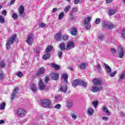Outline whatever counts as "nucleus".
Wrapping results in <instances>:
<instances>
[{
	"label": "nucleus",
	"mask_w": 125,
	"mask_h": 125,
	"mask_svg": "<svg viewBox=\"0 0 125 125\" xmlns=\"http://www.w3.org/2000/svg\"><path fill=\"white\" fill-rule=\"evenodd\" d=\"M16 37L17 35H14L13 36L11 37L9 40L6 43V48L7 50H9L10 49V45H12L13 43H14V42L15 41V39H16Z\"/></svg>",
	"instance_id": "f257e3e1"
},
{
	"label": "nucleus",
	"mask_w": 125,
	"mask_h": 125,
	"mask_svg": "<svg viewBox=\"0 0 125 125\" xmlns=\"http://www.w3.org/2000/svg\"><path fill=\"white\" fill-rule=\"evenodd\" d=\"M81 84L83 86L85 87L87 85V83L84 82L82 80H75L72 83V86L73 87H76L78 86V85H80Z\"/></svg>",
	"instance_id": "f03ea898"
},
{
	"label": "nucleus",
	"mask_w": 125,
	"mask_h": 125,
	"mask_svg": "<svg viewBox=\"0 0 125 125\" xmlns=\"http://www.w3.org/2000/svg\"><path fill=\"white\" fill-rule=\"evenodd\" d=\"M92 19V18H91V17H88L84 19L83 25L85 26V29L86 30H89V29H90V27H91V24H90V23H89V22L91 21Z\"/></svg>",
	"instance_id": "7ed1b4c3"
},
{
	"label": "nucleus",
	"mask_w": 125,
	"mask_h": 125,
	"mask_svg": "<svg viewBox=\"0 0 125 125\" xmlns=\"http://www.w3.org/2000/svg\"><path fill=\"white\" fill-rule=\"evenodd\" d=\"M52 49V46L49 45L47 46V48L46 49V54L44 55L42 57L43 59L44 60H47V59H49L50 58V52L51 51Z\"/></svg>",
	"instance_id": "20e7f679"
},
{
	"label": "nucleus",
	"mask_w": 125,
	"mask_h": 125,
	"mask_svg": "<svg viewBox=\"0 0 125 125\" xmlns=\"http://www.w3.org/2000/svg\"><path fill=\"white\" fill-rule=\"evenodd\" d=\"M41 105L44 108H50L51 106V102L49 99H45L41 102Z\"/></svg>",
	"instance_id": "39448f33"
},
{
	"label": "nucleus",
	"mask_w": 125,
	"mask_h": 125,
	"mask_svg": "<svg viewBox=\"0 0 125 125\" xmlns=\"http://www.w3.org/2000/svg\"><path fill=\"white\" fill-rule=\"evenodd\" d=\"M102 25L104 28H105V29H113V28H114V27L115 26L114 24L110 22H106L105 21H103Z\"/></svg>",
	"instance_id": "423d86ee"
},
{
	"label": "nucleus",
	"mask_w": 125,
	"mask_h": 125,
	"mask_svg": "<svg viewBox=\"0 0 125 125\" xmlns=\"http://www.w3.org/2000/svg\"><path fill=\"white\" fill-rule=\"evenodd\" d=\"M34 37L33 34H30L27 36L26 42L28 45H32V43L34 42Z\"/></svg>",
	"instance_id": "0eeeda50"
},
{
	"label": "nucleus",
	"mask_w": 125,
	"mask_h": 125,
	"mask_svg": "<svg viewBox=\"0 0 125 125\" xmlns=\"http://www.w3.org/2000/svg\"><path fill=\"white\" fill-rule=\"evenodd\" d=\"M27 114V111L23 108H19L17 112L18 117H24Z\"/></svg>",
	"instance_id": "6e6552de"
},
{
	"label": "nucleus",
	"mask_w": 125,
	"mask_h": 125,
	"mask_svg": "<svg viewBox=\"0 0 125 125\" xmlns=\"http://www.w3.org/2000/svg\"><path fill=\"white\" fill-rule=\"evenodd\" d=\"M74 47H75V43H74V42H69L66 45L65 49L68 51L74 48Z\"/></svg>",
	"instance_id": "1a4fd4ad"
},
{
	"label": "nucleus",
	"mask_w": 125,
	"mask_h": 125,
	"mask_svg": "<svg viewBox=\"0 0 125 125\" xmlns=\"http://www.w3.org/2000/svg\"><path fill=\"white\" fill-rule=\"evenodd\" d=\"M39 90H41V91H42V90H44V88H45V85L43 84V82H42V79H40L39 80Z\"/></svg>",
	"instance_id": "9d476101"
},
{
	"label": "nucleus",
	"mask_w": 125,
	"mask_h": 125,
	"mask_svg": "<svg viewBox=\"0 0 125 125\" xmlns=\"http://www.w3.org/2000/svg\"><path fill=\"white\" fill-rule=\"evenodd\" d=\"M66 106L67 108L71 109V108H73V106H74V102L72 100H67L66 101Z\"/></svg>",
	"instance_id": "9b49d317"
},
{
	"label": "nucleus",
	"mask_w": 125,
	"mask_h": 125,
	"mask_svg": "<svg viewBox=\"0 0 125 125\" xmlns=\"http://www.w3.org/2000/svg\"><path fill=\"white\" fill-rule=\"evenodd\" d=\"M124 49L121 46L118 47V55L119 58H123L124 57Z\"/></svg>",
	"instance_id": "f8f14e48"
},
{
	"label": "nucleus",
	"mask_w": 125,
	"mask_h": 125,
	"mask_svg": "<svg viewBox=\"0 0 125 125\" xmlns=\"http://www.w3.org/2000/svg\"><path fill=\"white\" fill-rule=\"evenodd\" d=\"M103 88L101 86H97L96 85H94L92 87V91L93 92H97V91H100V90H102Z\"/></svg>",
	"instance_id": "ddd939ff"
},
{
	"label": "nucleus",
	"mask_w": 125,
	"mask_h": 125,
	"mask_svg": "<svg viewBox=\"0 0 125 125\" xmlns=\"http://www.w3.org/2000/svg\"><path fill=\"white\" fill-rule=\"evenodd\" d=\"M93 83L94 85L99 86L102 85V81L100 79H94L93 80Z\"/></svg>",
	"instance_id": "4468645a"
},
{
	"label": "nucleus",
	"mask_w": 125,
	"mask_h": 125,
	"mask_svg": "<svg viewBox=\"0 0 125 125\" xmlns=\"http://www.w3.org/2000/svg\"><path fill=\"white\" fill-rule=\"evenodd\" d=\"M30 90H32V91H33L34 93H36L37 92V90H38V88H37V85H36V84L34 83H32L30 85Z\"/></svg>",
	"instance_id": "2eb2a0df"
},
{
	"label": "nucleus",
	"mask_w": 125,
	"mask_h": 125,
	"mask_svg": "<svg viewBox=\"0 0 125 125\" xmlns=\"http://www.w3.org/2000/svg\"><path fill=\"white\" fill-rule=\"evenodd\" d=\"M24 10H25V9H24V6L21 5L19 9V13L20 16H21V17H23L24 16Z\"/></svg>",
	"instance_id": "dca6fc26"
},
{
	"label": "nucleus",
	"mask_w": 125,
	"mask_h": 125,
	"mask_svg": "<svg viewBox=\"0 0 125 125\" xmlns=\"http://www.w3.org/2000/svg\"><path fill=\"white\" fill-rule=\"evenodd\" d=\"M51 78L52 80H54V81H57L58 79H59V74L58 73H52L51 74Z\"/></svg>",
	"instance_id": "f3484780"
},
{
	"label": "nucleus",
	"mask_w": 125,
	"mask_h": 125,
	"mask_svg": "<svg viewBox=\"0 0 125 125\" xmlns=\"http://www.w3.org/2000/svg\"><path fill=\"white\" fill-rule=\"evenodd\" d=\"M18 89H19V88H18L17 87L15 88V89L13 92V94H12V96H11L12 100H13V99H14V98H15V97L16 96V94H17V93H18Z\"/></svg>",
	"instance_id": "a211bd4d"
},
{
	"label": "nucleus",
	"mask_w": 125,
	"mask_h": 125,
	"mask_svg": "<svg viewBox=\"0 0 125 125\" xmlns=\"http://www.w3.org/2000/svg\"><path fill=\"white\" fill-rule=\"evenodd\" d=\"M104 66L105 68V72L108 74H110V73H111L112 69H111V67L108 65L107 64H106L105 63H104Z\"/></svg>",
	"instance_id": "6ab92c4d"
},
{
	"label": "nucleus",
	"mask_w": 125,
	"mask_h": 125,
	"mask_svg": "<svg viewBox=\"0 0 125 125\" xmlns=\"http://www.w3.org/2000/svg\"><path fill=\"white\" fill-rule=\"evenodd\" d=\"M70 34H71L72 36H77V35H78V30L76 27H73L71 29Z\"/></svg>",
	"instance_id": "aec40b11"
},
{
	"label": "nucleus",
	"mask_w": 125,
	"mask_h": 125,
	"mask_svg": "<svg viewBox=\"0 0 125 125\" xmlns=\"http://www.w3.org/2000/svg\"><path fill=\"white\" fill-rule=\"evenodd\" d=\"M61 38H62V35H61V32L58 33L57 35H55V40L59 42L61 41Z\"/></svg>",
	"instance_id": "412c9836"
},
{
	"label": "nucleus",
	"mask_w": 125,
	"mask_h": 125,
	"mask_svg": "<svg viewBox=\"0 0 125 125\" xmlns=\"http://www.w3.org/2000/svg\"><path fill=\"white\" fill-rule=\"evenodd\" d=\"M45 71V69H44V68L42 67L40 69V71H38V72H37V76H42V75L43 74H44V72Z\"/></svg>",
	"instance_id": "4be33fe9"
},
{
	"label": "nucleus",
	"mask_w": 125,
	"mask_h": 125,
	"mask_svg": "<svg viewBox=\"0 0 125 125\" xmlns=\"http://www.w3.org/2000/svg\"><path fill=\"white\" fill-rule=\"evenodd\" d=\"M103 111H104L105 113H106V115L107 116H111V112L108 110V107L104 106L103 107Z\"/></svg>",
	"instance_id": "5701e85b"
},
{
	"label": "nucleus",
	"mask_w": 125,
	"mask_h": 125,
	"mask_svg": "<svg viewBox=\"0 0 125 125\" xmlns=\"http://www.w3.org/2000/svg\"><path fill=\"white\" fill-rule=\"evenodd\" d=\"M85 66H86V63H82L80 64H79L78 67L81 69V70H85Z\"/></svg>",
	"instance_id": "b1692460"
},
{
	"label": "nucleus",
	"mask_w": 125,
	"mask_h": 125,
	"mask_svg": "<svg viewBox=\"0 0 125 125\" xmlns=\"http://www.w3.org/2000/svg\"><path fill=\"white\" fill-rule=\"evenodd\" d=\"M68 88L67 87V84H64V86H62V87L60 88V90L62 92H66Z\"/></svg>",
	"instance_id": "393cba45"
},
{
	"label": "nucleus",
	"mask_w": 125,
	"mask_h": 125,
	"mask_svg": "<svg viewBox=\"0 0 125 125\" xmlns=\"http://www.w3.org/2000/svg\"><path fill=\"white\" fill-rule=\"evenodd\" d=\"M98 38L99 40H100L101 41H103L105 40V36H104V34L102 33H100L98 35Z\"/></svg>",
	"instance_id": "a878e982"
},
{
	"label": "nucleus",
	"mask_w": 125,
	"mask_h": 125,
	"mask_svg": "<svg viewBox=\"0 0 125 125\" xmlns=\"http://www.w3.org/2000/svg\"><path fill=\"white\" fill-rule=\"evenodd\" d=\"M60 48L62 51H64L66 48V45L64 43H61L60 45Z\"/></svg>",
	"instance_id": "bb28decb"
},
{
	"label": "nucleus",
	"mask_w": 125,
	"mask_h": 125,
	"mask_svg": "<svg viewBox=\"0 0 125 125\" xmlns=\"http://www.w3.org/2000/svg\"><path fill=\"white\" fill-rule=\"evenodd\" d=\"M88 114L89 116H92L93 114V113H94V111L93 110V109L92 108H89L87 110Z\"/></svg>",
	"instance_id": "cd10ccee"
},
{
	"label": "nucleus",
	"mask_w": 125,
	"mask_h": 125,
	"mask_svg": "<svg viewBox=\"0 0 125 125\" xmlns=\"http://www.w3.org/2000/svg\"><path fill=\"white\" fill-rule=\"evenodd\" d=\"M5 66H6V64L5 63V62H4V60H2L0 62V67L1 68L5 67Z\"/></svg>",
	"instance_id": "c85d7f7f"
},
{
	"label": "nucleus",
	"mask_w": 125,
	"mask_h": 125,
	"mask_svg": "<svg viewBox=\"0 0 125 125\" xmlns=\"http://www.w3.org/2000/svg\"><path fill=\"white\" fill-rule=\"evenodd\" d=\"M125 74L124 73H121V75L119 76V79H118V81L122 82L124 79H125Z\"/></svg>",
	"instance_id": "c756f323"
},
{
	"label": "nucleus",
	"mask_w": 125,
	"mask_h": 125,
	"mask_svg": "<svg viewBox=\"0 0 125 125\" xmlns=\"http://www.w3.org/2000/svg\"><path fill=\"white\" fill-rule=\"evenodd\" d=\"M0 23L1 24H4L5 21L4 20V17L0 15Z\"/></svg>",
	"instance_id": "7c9ffc66"
},
{
	"label": "nucleus",
	"mask_w": 125,
	"mask_h": 125,
	"mask_svg": "<svg viewBox=\"0 0 125 125\" xmlns=\"http://www.w3.org/2000/svg\"><path fill=\"white\" fill-rule=\"evenodd\" d=\"M62 78L64 79V81L66 83H68V75H67L66 74H63Z\"/></svg>",
	"instance_id": "2f4dec72"
},
{
	"label": "nucleus",
	"mask_w": 125,
	"mask_h": 125,
	"mask_svg": "<svg viewBox=\"0 0 125 125\" xmlns=\"http://www.w3.org/2000/svg\"><path fill=\"white\" fill-rule=\"evenodd\" d=\"M116 13V11L114 10L110 9L108 12V14L110 15V16H112V15H114L115 13Z\"/></svg>",
	"instance_id": "473e14b6"
},
{
	"label": "nucleus",
	"mask_w": 125,
	"mask_h": 125,
	"mask_svg": "<svg viewBox=\"0 0 125 125\" xmlns=\"http://www.w3.org/2000/svg\"><path fill=\"white\" fill-rule=\"evenodd\" d=\"M65 16V13H64V12H62L59 15V20H61L63 17Z\"/></svg>",
	"instance_id": "72a5a7b5"
},
{
	"label": "nucleus",
	"mask_w": 125,
	"mask_h": 125,
	"mask_svg": "<svg viewBox=\"0 0 125 125\" xmlns=\"http://www.w3.org/2000/svg\"><path fill=\"white\" fill-rule=\"evenodd\" d=\"M52 66L53 68H55V70H59V68H60V66H59L55 63H52Z\"/></svg>",
	"instance_id": "f704fd0d"
},
{
	"label": "nucleus",
	"mask_w": 125,
	"mask_h": 125,
	"mask_svg": "<svg viewBox=\"0 0 125 125\" xmlns=\"http://www.w3.org/2000/svg\"><path fill=\"white\" fill-rule=\"evenodd\" d=\"M5 109V103H2L0 105V110H3Z\"/></svg>",
	"instance_id": "c9c22d12"
},
{
	"label": "nucleus",
	"mask_w": 125,
	"mask_h": 125,
	"mask_svg": "<svg viewBox=\"0 0 125 125\" xmlns=\"http://www.w3.org/2000/svg\"><path fill=\"white\" fill-rule=\"evenodd\" d=\"M117 73V71H115L112 73L110 72V73L108 74V75L110 76V77H111V78H112L113 77H115V76H116Z\"/></svg>",
	"instance_id": "e433bc0d"
},
{
	"label": "nucleus",
	"mask_w": 125,
	"mask_h": 125,
	"mask_svg": "<svg viewBox=\"0 0 125 125\" xmlns=\"http://www.w3.org/2000/svg\"><path fill=\"white\" fill-rule=\"evenodd\" d=\"M12 17L15 20L18 19V15H17V13H14L12 16Z\"/></svg>",
	"instance_id": "4c0bfd02"
},
{
	"label": "nucleus",
	"mask_w": 125,
	"mask_h": 125,
	"mask_svg": "<svg viewBox=\"0 0 125 125\" xmlns=\"http://www.w3.org/2000/svg\"><path fill=\"white\" fill-rule=\"evenodd\" d=\"M70 9H71V6L70 5H68L67 6H66L64 8V11L65 12H68V11H69V10H70Z\"/></svg>",
	"instance_id": "58836bf2"
},
{
	"label": "nucleus",
	"mask_w": 125,
	"mask_h": 125,
	"mask_svg": "<svg viewBox=\"0 0 125 125\" xmlns=\"http://www.w3.org/2000/svg\"><path fill=\"white\" fill-rule=\"evenodd\" d=\"M56 101H60L61 100V97L60 95H57L55 97Z\"/></svg>",
	"instance_id": "ea45409f"
},
{
	"label": "nucleus",
	"mask_w": 125,
	"mask_h": 125,
	"mask_svg": "<svg viewBox=\"0 0 125 125\" xmlns=\"http://www.w3.org/2000/svg\"><path fill=\"white\" fill-rule=\"evenodd\" d=\"M92 105L95 107V108H96L97 107V105H98V102L97 101H94L92 102Z\"/></svg>",
	"instance_id": "a19ab883"
},
{
	"label": "nucleus",
	"mask_w": 125,
	"mask_h": 125,
	"mask_svg": "<svg viewBox=\"0 0 125 125\" xmlns=\"http://www.w3.org/2000/svg\"><path fill=\"white\" fill-rule=\"evenodd\" d=\"M62 38L63 39V41H67L69 39V36L64 35L62 36Z\"/></svg>",
	"instance_id": "79ce46f5"
},
{
	"label": "nucleus",
	"mask_w": 125,
	"mask_h": 125,
	"mask_svg": "<svg viewBox=\"0 0 125 125\" xmlns=\"http://www.w3.org/2000/svg\"><path fill=\"white\" fill-rule=\"evenodd\" d=\"M3 79H4V75L2 73H0V80L3 81Z\"/></svg>",
	"instance_id": "37998d69"
},
{
	"label": "nucleus",
	"mask_w": 125,
	"mask_h": 125,
	"mask_svg": "<svg viewBox=\"0 0 125 125\" xmlns=\"http://www.w3.org/2000/svg\"><path fill=\"white\" fill-rule=\"evenodd\" d=\"M46 25L43 22H41V23L39 24V26L41 27V28H44Z\"/></svg>",
	"instance_id": "c03bdc74"
},
{
	"label": "nucleus",
	"mask_w": 125,
	"mask_h": 125,
	"mask_svg": "<svg viewBox=\"0 0 125 125\" xmlns=\"http://www.w3.org/2000/svg\"><path fill=\"white\" fill-rule=\"evenodd\" d=\"M100 22H101V19H97L95 21V24H98L100 23Z\"/></svg>",
	"instance_id": "a18cd8bd"
},
{
	"label": "nucleus",
	"mask_w": 125,
	"mask_h": 125,
	"mask_svg": "<svg viewBox=\"0 0 125 125\" xmlns=\"http://www.w3.org/2000/svg\"><path fill=\"white\" fill-rule=\"evenodd\" d=\"M97 68L98 72H101V65L100 64H98L97 65Z\"/></svg>",
	"instance_id": "49530a36"
},
{
	"label": "nucleus",
	"mask_w": 125,
	"mask_h": 125,
	"mask_svg": "<svg viewBox=\"0 0 125 125\" xmlns=\"http://www.w3.org/2000/svg\"><path fill=\"white\" fill-rule=\"evenodd\" d=\"M17 76L19 78H21L23 76V73L21 72H20L17 74Z\"/></svg>",
	"instance_id": "de8ad7c7"
},
{
	"label": "nucleus",
	"mask_w": 125,
	"mask_h": 125,
	"mask_svg": "<svg viewBox=\"0 0 125 125\" xmlns=\"http://www.w3.org/2000/svg\"><path fill=\"white\" fill-rule=\"evenodd\" d=\"M122 35L123 38L125 39V29H123L122 32Z\"/></svg>",
	"instance_id": "09e8293b"
},
{
	"label": "nucleus",
	"mask_w": 125,
	"mask_h": 125,
	"mask_svg": "<svg viewBox=\"0 0 125 125\" xmlns=\"http://www.w3.org/2000/svg\"><path fill=\"white\" fill-rule=\"evenodd\" d=\"M50 80V79L49 78V77H48V76H46L45 77V82L46 83H47V82H48V81H49Z\"/></svg>",
	"instance_id": "8fccbe9b"
},
{
	"label": "nucleus",
	"mask_w": 125,
	"mask_h": 125,
	"mask_svg": "<svg viewBox=\"0 0 125 125\" xmlns=\"http://www.w3.org/2000/svg\"><path fill=\"white\" fill-rule=\"evenodd\" d=\"M72 118L73 120H76V119H77V118H78V116L76 114H73L72 115Z\"/></svg>",
	"instance_id": "3c124183"
},
{
	"label": "nucleus",
	"mask_w": 125,
	"mask_h": 125,
	"mask_svg": "<svg viewBox=\"0 0 125 125\" xmlns=\"http://www.w3.org/2000/svg\"><path fill=\"white\" fill-rule=\"evenodd\" d=\"M111 50L112 52L114 54L116 53V52H117V51L114 48H111Z\"/></svg>",
	"instance_id": "603ef678"
},
{
	"label": "nucleus",
	"mask_w": 125,
	"mask_h": 125,
	"mask_svg": "<svg viewBox=\"0 0 125 125\" xmlns=\"http://www.w3.org/2000/svg\"><path fill=\"white\" fill-rule=\"evenodd\" d=\"M58 56H59V58H61V56H62V52L60 51L58 52Z\"/></svg>",
	"instance_id": "864d4df0"
},
{
	"label": "nucleus",
	"mask_w": 125,
	"mask_h": 125,
	"mask_svg": "<svg viewBox=\"0 0 125 125\" xmlns=\"http://www.w3.org/2000/svg\"><path fill=\"white\" fill-rule=\"evenodd\" d=\"M55 107L57 108V109H60V107H61V105H60V104H57L55 106Z\"/></svg>",
	"instance_id": "5fc2aeb1"
},
{
	"label": "nucleus",
	"mask_w": 125,
	"mask_h": 125,
	"mask_svg": "<svg viewBox=\"0 0 125 125\" xmlns=\"http://www.w3.org/2000/svg\"><path fill=\"white\" fill-rule=\"evenodd\" d=\"M2 15H4V16H5V15H6V10H4L2 12Z\"/></svg>",
	"instance_id": "6e6d98bb"
},
{
	"label": "nucleus",
	"mask_w": 125,
	"mask_h": 125,
	"mask_svg": "<svg viewBox=\"0 0 125 125\" xmlns=\"http://www.w3.org/2000/svg\"><path fill=\"white\" fill-rule=\"evenodd\" d=\"M80 2V0H74V4H78Z\"/></svg>",
	"instance_id": "4d7b16f0"
},
{
	"label": "nucleus",
	"mask_w": 125,
	"mask_h": 125,
	"mask_svg": "<svg viewBox=\"0 0 125 125\" xmlns=\"http://www.w3.org/2000/svg\"><path fill=\"white\" fill-rule=\"evenodd\" d=\"M78 11V8H73L72 9V12H77Z\"/></svg>",
	"instance_id": "13d9d810"
},
{
	"label": "nucleus",
	"mask_w": 125,
	"mask_h": 125,
	"mask_svg": "<svg viewBox=\"0 0 125 125\" xmlns=\"http://www.w3.org/2000/svg\"><path fill=\"white\" fill-rule=\"evenodd\" d=\"M103 120H104V121H108V120H109V118L107 117L104 116L103 117Z\"/></svg>",
	"instance_id": "bf43d9fd"
},
{
	"label": "nucleus",
	"mask_w": 125,
	"mask_h": 125,
	"mask_svg": "<svg viewBox=\"0 0 125 125\" xmlns=\"http://www.w3.org/2000/svg\"><path fill=\"white\" fill-rule=\"evenodd\" d=\"M15 3V0H12L10 1V5H12V4H14Z\"/></svg>",
	"instance_id": "052dcab7"
},
{
	"label": "nucleus",
	"mask_w": 125,
	"mask_h": 125,
	"mask_svg": "<svg viewBox=\"0 0 125 125\" xmlns=\"http://www.w3.org/2000/svg\"><path fill=\"white\" fill-rule=\"evenodd\" d=\"M113 1V0H106V3H111Z\"/></svg>",
	"instance_id": "680f3d73"
},
{
	"label": "nucleus",
	"mask_w": 125,
	"mask_h": 125,
	"mask_svg": "<svg viewBox=\"0 0 125 125\" xmlns=\"http://www.w3.org/2000/svg\"><path fill=\"white\" fill-rule=\"evenodd\" d=\"M2 124H4V121L3 120H0V125H2Z\"/></svg>",
	"instance_id": "e2e57ef3"
},
{
	"label": "nucleus",
	"mask_w": 125,
	"mask_h": 125,
	"mask_svg": "<svg viewBox=\"0 0 125 125\" xmlns=\"http://www.w3.org/2000/svg\"><path fill=\"white\" fill-rule=\"evenodd\" d=\"M56 11H57V8H54L52 10V12H56Z\"/></svg>",
	"instance_id": "0e129e2a"
},
{
	"label": "nucleus",
	"mask_w": 125,
	"mask_h": 125,
	"mask_svg": "<svg viewBox=\"0 0 125 125\" xmlns=\"http://www.w3.org/2000/svg\"><path fill=\"white\" fill-rule=\"evenodd\" d=\"M70 19L71 20H74V19H75V17H74V16H70Z\"/></svg>",
	"instance_id": "69168bd1"
},
{
	"label": "nucleus",
	"mask_w": 125,
	"mask_h": 125,
	"mask_svg": "<svg viewBox=\"0 0 125 125\" xmlns=\"http://www.w3.org/2000/svg\"><path fill=\"white\" fill-rule=\"evenodd\" d=\"M121 116H122V117H125V113H121Z\"/></svg>",
	"instance_id": "338daca9"
},
{
	"label": "nucleus",
	"mask_w": 125,
	"mask_h": 125,
	"mask_svg": "<svg viewBox=\"0 0 125 125\" xmlns=\"http://www.w3.org/2000/svg\"><path fill=\"white\" fill-rule=\"evenodd\" d=\"M73 12H71L70 13L69 15H70V16H73Z\"/></svg>",
	"instance_id": "774afa93"
}]
</instances>
